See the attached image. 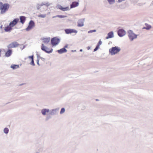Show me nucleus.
<instances>
[{
  "mask_svg": "<svg viewBox=\"0 0 153 153\" xmlns=\"http://www.w3.org/2000/svg\"><path fill=\"white\" fill-rule=\"evenodd\" d=\"M10 7V5L8 3H5L3 4L2 2V4L1 5L0 10L1 13L3 14L5 13L7 11Z\"/></svg>",
  "mask_w": 153,
  "mask_h": 153,
  "instance_id": "7ed1b4c3",
  "label": "nucleus"
},
{
  "mask_svg": "<svg viewBox=\"0 0 153 153\" xmlns=\"http://www.w3.org/2000/svg\"><path fill=\"white\" fill-rule=\"evenodd\" d=\"M19 66L17 65H11L10 68H12L13 70H15L19 68Z\"/></svg>",
  "mask_w": 153,
  "mask_h": 153,
  "instance_id": "4be33fe9",
  "label": "nucleus"
},
{
  "mask_svg": "<svg viewBox=\"0 0 153 153\" xmlns=\"http://www.w3.org/2000/svg\"><path fill=\"white\" fill-rule=\"evenodd\" d=\"M128 36L131 41H133L134 39L137 38V35L134 34L132 30H128Z\"/></svg>",
  "mask_w": 153,
  "mask_h": 153,
  "instance_id": "20e7f679",
  "label": "nucleus"
},
{
  "mask_svg": "<svg viewBox=\"0 0 153 153\" xmlns=\"http://www.w3.org/2000/svg\"><path fill=\"white\" fill-rule=\"evenodd\" d=\"M59 108H56L55 109H53L50 110L49 115H48L45 118V120L47 121L49 119H51V116L56 115L58 114L59 110Z\"/></svg>",
  "mask_w": 153,
  "mask_h": 153,
  "instance_id": "f257e3e1",
  "label": "nucleus"
},
{
  "mask_svg": "<svg viewBox=\"0 0 153 153\" xmlns=\"http://www.w3.org/2000/svg\"><path fill=\"white\" fill-rule=\"evenodd\" d=\"M102 44V42L101 41V40H100V41H99V42H98L97 45L100 47V45H101Z\"/></svg>",
  "mask_w": 153,
  "mask_h": 153,
  "instance_id": "f704fd0d",
  "label": "nucleus"
},
{
  "mask_svg": "<svg viewBox=\"0 0 153 153\" xmlns=\"http://www.w3.org/2000/svg\"><path fill=\"white\" fill-rule=\"evenodd\" d=\"M50 111V109L48 108H43L41 110V112L43 116L46 115V113H48Z\"/></svg>",
  "mask_w": 153,
  "mask_h": 153,
  "instance_id": "4468645a",
  "label": "nucleus"
},
{
  "mask_svg": "<svg viewBox=\"0 0 153 153\" xmlns=\"http://www.w3.org/2000/svg\"><path fill=\"white\" fill-rule=\"evenodd\" d=\"M78 5H79V3L78 2H77V6Z\"/></svg>",
  "mask_w": 153,
  "mask_h": 153,
  "instance_id": "49530a36",
  "label": "nucleus"
},
{
  "mask_svg": "<svg viewBox=\"0 0 153 153\" xmlns=\"http://www.w3.org/2000/svg\"><path fill=\"white\" fill-rule=\"evenodd\" d=\"M150 5L151 6H152L153 5V1H152V3L151 4H150Z\"/></svg>",
  "mask_w": 153,
  "mask_h": 153,
  "instance_id": "79ce46f5",
  "label": "nucleus"
},
{
  "mask_svg": "<svg viewBox=\"0 0 153 153\" xmlns=\"http://www.w3.org/2000/svg\"><path fill=\"white\" fill-rule=\"evenodd\" d=\"M125 0H118L117 2L118 3H121L122 1H125Z\"/></svg>",
  "mask_w": 153,
  "mask_h": 153,
  "instance_id": "4c0bfd02",
  "label": "nucleus"
},
{
  "mask_svg": "<svg viewBox=\"0 0 153 153\" xmlns=\"http://www.w3.org/2000/svg\"><path fill=\"white\" fill-rule=\"evenodd\" d=\"M85 20L84 19H81L78 20L77 26L79 27H82L84 25Z\"/></svg>",
  "mask_w": 153,
  "mask_h": 153,
  "instance_id": "ddd939ff",
  "label": "nucleus"
},
{
  "mask_svg": "<svg viewBox=\"0 0 153 153\" xmlns=\"http://www.w3.org/2000/svg\"><path fill=\"white\" fill-rule=\"evenodd\" d=\"M64 30L67 34H71L73 33H76V30L74 29H65Z\"/></svg>",
  "mask_w": 153,
  "mask_h": 153,
  "instance_id": "f8f14e48",
  "label": "nucleus"
},
{
  "mask_svg": "<svg viewBox=\"0 0 153 153\" xmlns=\"http://www.w3.org/2000/svg\"><path fill=\"white\" fill-rule=\"evenodd\" d=\"M76 6V2L74 1L70 5L71 8H73Z\"/></svg>",
  "mask_w": 153,
  "mask_h": 153,
  "instance_id": "b1692460",
  "label": "nucleus"
},
{
  "mask_svg": "<svg viewBox=\"0 0 153 153\" xmlns=\"http://www.w3.org/2000/svg\"><path fill=\"white\" fill-rule=\"evenodd\" d=\"M65 108H62L60 110V114H63L65 111Z\"/></svg>",
  "mask_w": 153,
  "mask_h": 153,
  "instance_id": "c85d7f7f",
  "label": "nucleus"
},
{
  "mask_svg": "<svg viewBox=\"0 0 153 153\" xmlns=\"http://www.w3.org/2000/svg\"><path fill=\"white\" fill-rule=\"evenodd\" d=\"M36 148L35 150L36 153H38L42 150V144H37L36 145Z\"/></svg>",
  "mask_w": 153,
  "mask_h": 153,
  "instance_id": "9b49d317",
  "label": "nucleus"
},
{
  "mask_svg": "<svg viewBox=\"0 0 153 153\" xmlns=\"http://www.w3.org/2000/svg\"><path fill=\"white\" fill-rule=\"evenodd\" d=\"M41 48L43 51L48 53H52L53 50L52 49H51L49 51V49L48 47L45 46L43 44H42Z\"/></svg>",
  "mask_w": 153,
  "mask_h": 153,
  "instance_id": "423d86ee",
  "label": "nucleus"
},
{
  "mask_svg": "<svg viewBox=\"0 0 153 153\" xmlns=\"http://www.w3.org/2000/svg\"><path fill=\"white\" fill-rule=\"evenodd\" d=\"M114 37V33L113 31H111L108 33V36L106 37L107 39L109 38H111Z\"/></svg>",
  "mask_w": 153,
  "mask_h": 153,
  "instance_id": "a211bd4d",
  "label": "nucleus"
},
{
  "mask_svg": "<svg viewBox=\"0 0 153 153\" xmlns=\"http://www.w3.org/2000/svg\"><path fill=\"white\" fill-rule=\"evenodd\" d=\"M19 19L18 18H16L10 23L9 25L11 27L15 26L19 21Z\"/></svg>",
  "mask_w": 153,
  "mask_h": 153,
  "instance_id": "9d476101",
  "label": "nucleus"
},
{
  "mask_svg": "<svg viewBox=\"0 0 153 153\" xmlns=\"http://www.w3.org/2000/svg\"><path fill=\"white\" fill-rule=\"evenodd\" d=\"M40 6H41L39 4H38L37 5L36 8L37 10H39L40 8Z\"/></svg>",
  "mask_w": 153,
  "mask_h": 153,
  "instance_id": "e433bc0d",
  "label": "nucleus"
},
{
  "mask_svg": "<svg viewBox=\"0 0 153 153\" xmlns=\"http://www.w3.org/2000/svg\"><path fill=\"white\" fill-rule=\"evenodd\" d=\"M96 101H98V100H98V99H96Z\"/></svg>",
  "mask_w": 153,
  "mask_h": 153,
  "instance_id": "de8ad7c7",
  "label": "nucleus"
},
{
  "mask_svg": "<svg viewBox=\"0 0 153 153\" xmlns=\"http://www.w3.org/2000/svg\"><path fill=\"white\" fill-rule=\"evenodd\" d=\"M12 51L11 49H9L5 53V56L6 57H8L10 56L12 54Z\"/></svg>",
  "mask_w": 153,
  "mask_h": 153,
  "instance_id": "dca6fc26",
  "label": "nucleus"
},
{
  "mask_svg": "<svg viewBox=\"0 0 153 153\" xmlns=\"http://www.w3.org/2000/svg\"><path fill=\"white\" fill-rule=\"evenodd\" d=\"M67 51V50L65 48H61L57 51L59 54H62L66 52Z\"/></svg>",
  "mask_w": 153,
  "mask_h": 153,
  "instance_id": "6ab92c4d",
  "label": "nucleus"
},
{
  "mask_svg": "<svg viewBox=\"0 0 153 153\" xmlns=\"http://www.w3.org/2000/svg\"><path fill=\"white\" fill-rule=\"evenodd\" d=\"M2 27H3V25H1L0 26V28L1 29L2 28Z\"/></svg>",
  "mask_w": 153,
  "mask_h": 153,
  "instance_id": "37998d69",
  "label": "nucleus"
},
{
  "mask_svg": "<svg viewBox=\"0 0 153 153\" xmlns=\"http://www.w3.org/2000/svg\"><path fill=\"white\" fill-rule=\"evenodd\" d=\"M67 17V16H64V15H57L56 16H53L52 18H56V17H59L60 18H63Z\"/></svg>",
  "mask_w": 153,
  "mask_h": 153,
  "instance_id": "5701e85b",
  "label": "nucleus"
},
{
  "mask_svg": "<svg viewBox=\"0 0 153 153\" xmlns=\"http://www.w3.org/2000/svg\"><path fill=\"white\" fill-rule=\"evenodd\" d=\"M39 58L41 59L42 60H44L45 59L43 57H40L39 56Z\"/></svg>",
  "mask_w": 153,
  "mask_h": 153,
  "instance_id": "58836bf2",
  "label": "nucleus"
},
{
  "mask_svg": "<svg viewBox=\"0 0 153 153\" xmlns=\"http://www.w3.org/2000/svg\"><path fill=\"white\" fill-rule=\"evenodd\" d=\"M68 45H66L64 46V47L63 48H67L68 47Z\"/></svg>",
  "mask_w": 153,
  "mask_h": 153,
  "instance_id": "ea45409f",
  "label": "nucleus"
},
{
  "mask_svg": "<svg viewBox=\"0 0 153 153\" xmlns=\"http://www.w3.org/2000/svg\"><path fill=\"white\" fill-rule=\"evenodd\" d=\"M60 40L56 37L52 38L51 40V43L53 46H56L58 45L60 42Z\"/></svg>",
  "mask_w": 153,
  "mask_h": 153,
  "instance_id": "39448f33",
  "label": "nucleus"
},
{
  "mask_svg": "<svg viewBox=\"0 0 153 153\" xmlns=\"http://www.w3.org/2000/svg\"><path fill=\"white\" fill-rule=\"evenodd\" d=\"M12 29V27H11L9 25L6 27L4 28V31L6 32H10Z\"/></svg>",
  "mask_w": 153,
  "mask_h": 153,
  "instance_id": "f3484780",
  "label": "nucleus"
},
{
  "mask_svg": "<svg viewBox=\"0 0 153 153\" xmlns=\"http://www.w3.org/2000/svg\"><path fill=\"white\" fill-rule=\"evenodd\" d=\"M99 48V46L98 45H97L95 48L94 50V51L95 52Z\"/></svg>",
  "mask_w": 153,
  "mask_h": 153,
  "instance_id": "473e14b6",
  "label": "nucleus"
},
{
  "mask_svg": "<svg viewBox=\"0 0 153 153\" xmlns=\"http://www.w3.org/2000/svg\"><path fill=\"white\" fill-rule=\"evenodd\" d=\"M121 51V48L118 46L113 47L109 49V53L112 56L118 53Z\"/></svg>",
  "mask_w": 153,
  "mask_h": 153,
  "instance_id": "f03ea898",
  "label": "nucleus"
},
{
  "mask_svg": "<svg viewBox=\"0 0 153 153\" xmlns=\"http://www.w3.org/2000/svg\"><path fill=\"white\" fill-rule=\"evenodd\" d=\"M20 22L22 24H24L26 20V17L24 16H20L19 17Z\"/></svg>",
  "mask_w": 153,
  "mask_h": 153,
  "instance_id": "aec40b11",
  "label": "nucleus"
},
{
  "mask_svg": "<svg viewBox=\"0 0 153 153\" xmlns=\"http://www.w3.org/2000/svg\"><path fill=\"white\" fill-rule=\"evenodd\" d=\"M82 49H80V51L82 52Z\"/></svg>",
  "mask_w": 153,
  "mask_h": 153,
  "instance_id": "a18cd8bd",
  "label": "nucleus"
},
{
  "mask_svg": "<svg viewBox=\"0 0 153 153\" xmlns=\"http://www.w3.org/2000/svg\"><path fill=\"white\" fill-rule=\"evenodd\" d=\"M30 64L32 66H35V64L34 63V59L31 60V61L30 63Z\"/></svg>",
  "mask_w": 153,
  "mask_h": 153,
  "instance_id": "7c9ffc66",
  "label": "nucleus"
},
{
  "mask_svg": "<svg viewBox=\"0 0 153 153\" xmlns=\"http://www.w3.org/2000/svg\"><path fill=\"white\" fill-rule=\"evenodd\" d=\"M38 16L39 17L44 18L46 16V14H40Z\"/></svg>",
  "mask_w": 153,
  "mask_h": 153,
  "instance_id": "c756f323",
  "label": "nucleus"
},
{
  "mask_svg": "<svg viewBox=\"0 0 153 153\" xmlns=\"http://www.w3.org/2000/svg\"><path fill=\"white\" fill-rule=\"evenodd\" d=\"M110 5H112L115 2V0H107Z\"/></svg>",
  "mask_w": 153,
  "mask_h": 153,
  "instance_id": "393cba45",
  "label": "nucleus"
},
{
  "mask_svg": "<svg viewBox=\"0 0 153 153\" xmlns=\"http://www.w3.org/2000/svg\"><path fill=\"white\" fill-rule=\"evenodd\" d=\"M35 26V23L33 21L30 20L29 23V25L26 28V30L27 31H29Z\"/></svg>",
  "mask_w": 153,
  "mask_h": 153,
  "instance_id": "0eeeda50",
  "label": "nucleus"
},
{
  "mask_svg": "<svg viewBox=\"0 0 153 153\" xmlns=\"http://www.w3.org/2000/svg\"><path fill=\"white\" fill-rule=\"evenodd\" d=\"M50 4L48 3H45V2H42L40 4V5L41 6H42L44 5H46L47 6V7H48V6H50Z\"/></svg>",
  "mask_w": 153,
  "mask_h": 153,
  "instance_id": "a878e982",
  "label": "nucleus"
},
{
  "mask_svg": "<svg viewBox=\"0 0 153 153\" xmlns=\"http://www.w3.org/2000/svg\"><path fill=\"white\" fill-rule=\"evenodd\" d=\"M57 7L63 11H67L69 10V7H63L62 6L59 5L57 6Z\"/></svg>",
  "mask_w": 153,
  "mask_h": 153,
  "instance_id": "2eb2a0df",
  "label": "nucleus"
},
{
  "mask_svg": "<svg viewBox=\"0 0 153 153\" xmlns=\"http://www.w3.org/2000/svg\"><path fill=\"white\" fill-rule=\"evenodd\" d=\"M19 45V44L17 42H13L9 44L7 48L8 49H10L13 48H16Z\"/></svg>",
  "mask_w": 153,
  "mask_h": 153,
  "instance_id": "6e6552de",
  "label": "nucleus"
},
{
  "mask_svg": "<svg viewBox=\"0 0 153 153\" xmlns=\"http://www.w3.org/2000/svg\"><path fill=\"white\" fill-rule=\"evenodd\" d=\"M126 33L125 31L123 29H120L118 30L117 34L120 37H123L124 36Z\"/></svg>",
  "mask_w": 153,
  "mask_h": 153,
  "instance_id": "1a4fd4ad",
  "label": "nucleus"
},
{
  "mask_svg": "<svg viewBox=\"0 0 153 153\" xmlns=\"http://www.w3.org/2000/svg\"><path fill=\"white\" fill-rule=\"evenodd\" d=\"M28 58L29 59H31V60L33 59H34L33 55H32L31 56H29L28 57Z\"/></svg>",
  "mask_w": 153,
  "mask_h": 153,
  "instance_id": "c9c22d12",
  "label": "nucleus"
},
{
  "mask_svg": "<svg viewBox=\"0 0 153 153\" xmlns=\"http://www.w3.org/2000/svg\"><path fill=\"white\" fill-rule=\"evenodd\" d=\"M42 40L43 41V42L44 43L48 44L50 41V37L43 38L42 39Z\"/></svg>",
  "mask_w": 153,
  "mask_h": 153,
  "instance_id": "412c9836",
  "label": "nucleus"
},
{
  "mask_svg": "<svg viewBox=\"0 0 153 153\" xmlns=\"http://www.w3.org/2000/svg\"><path fill=\"white\" fill-rule=\"evenodd\" d=\"M1 49H0V56H1Z\"/></svg>",
  "mask_w": 153,
  "mask_h": 153,
  "instance_id": "c03bdc74",
  "label": "nucleus"
},
{
  "mask_svg": "<svg viewBox=\"0 0 153 153\" xmlns=\"http://www.w3.org/2000/svg\"><path fill=\"white\" fill-rule=\"evenodd\" d=\"M146 25V27H144L143 28L146 29V30H149L150 28H151L152 27L151 25H149L147 24H145Z\"/></svg>",
  "mask_w": 153,
  "mask_h": 153,
  "instance_id": "bb28decb",
  "label": "nucleus"
},
{
  "mask_svg": "<svg viewBox=\"0 0 153 153\" xmlns=\"http://www.w3.org/2000/svg\"><path fill=\"white\" fill-rule=\"evenodd\" d=\"M96 30H90L89 31H88V33H92L93 32H96Z\"/></svg>",
  "mask_w": 153,
  "mask_h": 153,
  "instance_id": "2f4dec72",
  "label": "nucleus"
},
{
  "mask_svg": "<svg viewBox=\"0 0 153 153\" xmlns=\"http://www.w3.org/2000/svg\"><path fill=\"white\" fill-rule=\"evenodd\" d=\"M37 58L38 59L37 60V63L38 65L40 66V65L39 64V55L38 54L37 55Z\"/></svg>",
  "mask_w": 153,
  "mask_h": 153,
  "instance_id": "72a5a7b5",
  "label": "nucleus"
},
{
  "mask_svg": "<svg viewBox=\"0 0 153 153\" xmlns=\"http://www.w3.org/2000/svg\"><path fill=\"white\" fill-rule=\"evenodd\" d=\"M87 49L88 50H89L90 49V47L89 46H88L87 47Z\"/></svg>",
  "mask_w": 153,
  "mask_h": 153,
  "instance_id": "a19ab883",
  "label": "nucleus"
},
{
  "mask_svg": "<svg viewBox=\"0 0 153 153\" xmlns=\"http://www.w3.org/2000/svg\"><path fill=\"white\" fill-rule=\"evenodd\" d=\"M9 132V129L7 128H5L4 129V133L6 134H7Z\"/></svg>",
  "mask_w": 153,
  "mask_h": 153,
  "instance_id": "cd10ccee",
  "label": "nucleus"
}]
</instances>
